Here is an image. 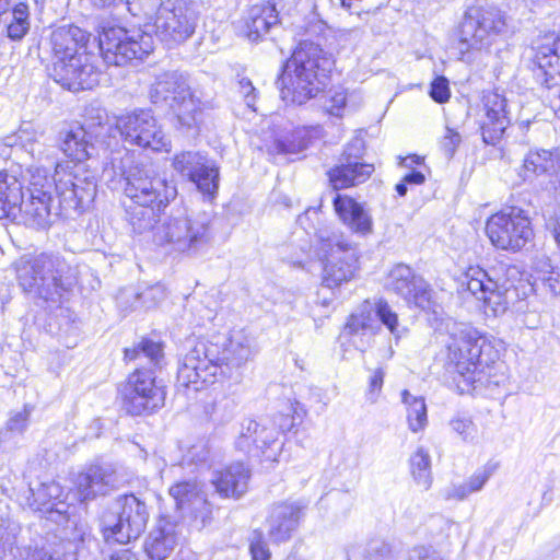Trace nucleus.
Here are the masks:
<instances>
[{
	"instance_id": "obj_41",
	"label": "nucleus",
	"mask_w": 560,
	"mask_h": 560,
	"mask_svg": "<svg viewBox=\"0 0 560 560\" xmlns=\"http://www.w3.org/2000/svg\"><path fill=\"white\" fill-rule=\"evenodd\" d=\"M322 106L324 110L335 117H342L347 108V91L343 88L330 89L324 96Z\"/></svg>"
},
{
	"instance_id": "obj_19",
	"label": "nucleus",
	"mask_w": 560,
	"mask_h": 560,
	"mask_svg": "<svg viewBox=\"0 0 560 560\" xmlns=\"http://www.w3.org/2000/svg\"><path fill=\"white\" fill-rule=\"evenodd\" d=\"M388 283L409 305L438 315L440 305L436 302L435 292L429 282L417 275L409 266L405 264L394 266L387 273Z\"/></svg>"
},
{
	"instance_id": "obj_7",
	"label": "nucleus",
	"mask_w": 560,
	"mask_h": 560,
	"mask_svg": "<svg viewBox=\"0 0 560 560\" xmlns=\"http://www.w3.org/2000/svg\"><path fill=\"white\" fill-rule=\"evenodd\" d=\"M19 287L33 300L58 305L78 280L77 268L58 253L24 255L15 262Z\"/></svg>"
},
{
	"instance_id": "obj_52",
	"label": "nucleus",
	"mask_w": 560,
	"mask_h": 560,
	"mask_svg": "<svg viewBox=\"0 0 560 560\" xmlns=\"http://www.w3.org/2000/svg\"><path fill=\"white\" fill-rule=\"evenodd\" d=\"M386 325L387 330L395 338V345L398 347L400 340L408 335V329L405 327L399 328L397 314L392 312L388 306L386 315Z\"/></svg>"
},
{
	"instance_id": "obj_32",
	"label": "nucleus",
	"mask_w": 560,
	"mask_h": 560,
	"mask_svg": "<svg viewBox=\"0 0 560 560\" xmlns=\"http://www.w3.org/2000/svg\"><path fill=\"white\" fill-rule=\"evenodd\" d=\"M374 172L373 164H350L339 162L328 171L331 187L335 190L345 189L364 183Z\"/></svg>"
},
{
	"instance_id": "obj_20",
	"label": "nucleus",
	"mask_w": 560,
	"mask_h": 560,
	"mask_svg": "<svg viewBox=\"0 0 560 560\" xmlns=\"http://www.w3.org/2000/svg\"><path fill=\"white\" fill-rule=\"evenodd\" d=\"M236 448L254 456H264L276 460L281 443L275 428L267 427L254 419H245L235 441Z\"/></svg>"
},
{
	"instance_id": "obj_35",
	"label": "nucleus",
	"mask_w": 560,
	"mask_h": 560,
	"mask_svg": "<svg viewBox=\"0 0 560 560\" xmlns=\"http://www.w3.org/2000/svg\"><path fill=\"white\" fill-rule=\"evenodd\" d=\"M21 527L18 523L0 515V560H18L21 549L18 536Z\"/></svg>"
},
{
	"instance_id": "obj_63",
	"label": "nucleus",
	"mask_w": 560,
	"mask_h": 560,
	"mask_svg": "<svg viewBox=\"0 0 560 560\" xmlns=\"http://www.w3.org/2000/svg\"><path fill=\"white\" fill-rule=\"evenodd\" d=\"M541 501H542V504H546V505L550 504L553 501V493H552L551 487H548V489L544 491Z\"/></svg>"
},
{
	"instance_id": "obj_62",
	"label": "nucleus",
	"mask_w": 560,
	"mask_h": 560,
	"mask_svg": "<svg viewBox=\"0 0 560 560\" xmlns=\"http://www.w3.org/2000/svg\"><path fill=\"white\" fill-rule=\"evenodd\" d=\"M408 184L405 183L404 179H401L398 184L395 186V190L399 197H404L408 191Z\"/></svg>"
},
{
	"instance_id": "obj_33",
	"label": "nucleus",
	"mask_w": 560,
	"mask_h": 560,
	"mask_svg": "<svg viewBox=\"0 0 560 560\" xmlns=\"http://www.w3.org/2000/svg\"><path fill=\"white\" fill-rule=\"evenodd\" d=\"M22 201V184L13 175L0 171V220L18 218V205Z\"/></svg>"
},
{
	"instance_id": "obj_6",
	"label": "nucleus",
	"mask_w": 560,
	"mask_h": 560,
	"mask_svg": "<svg viewBox=\"0 0 560 560\" xmlns=\"http://www.w3.org/2000/svg\"><path fill=\"white\" fill-rule=\"evenodd\" d=\"M467 290L482 301L485 313L494 317L525 300L534 291L527 273L517 265L497 261L489 269L470 266L465 272Z\"/></svg>"
},
{
	"instance_id": "obj_55",
	"label": "nucleus",
	"mask_w": 560,
	"mask_h": 560,
	"mask_svg": "<svg viewBox=\"0 0 560 560\" xmlns=\"http://www.w3.org/2000/svg\"><path fill=\"white\" fill-rule=\"evenodd\" d=\"M492 475L491 468H485L482 470H477L467 481V485L470 489V491L478 492L480 491L483 486L489 480L490 476Z\"/></svg>"
},
{
	"instance_id": "obj_42",
	"label": "nucleus",
	"mask_w": 560,
	"mask_h": 560,
	"mask_svg": "<svg viewBox=\"0 0 560 560\" xmlns=\"http://www.w3.org/2000/svg\"><path fill=\"white\" fill-rule=\"evenodd\" d=\"M199 493V486L196 480H185L175 483L170 489V494L176 501L178 508L190 502Z\"/></svg>"
},
{
	"instance_id": "obj_2",
	"label": "nucleus",
	"mask_w": 560,
	"mask_h": 560,
	"mask_svg": "<svg viewBox=\"0 0 560 560\" xmlns=\"http://www.w3.org/2000/svg\"><path fill=\"white\" fill-rule=\"evenodd\" d=\"M161 211L158 207L129 205L127 214L133 232L143 234L151 231L156 245L188 256L197 255L211 243V213L178 208L156 224Z\"/></svg>"
},
{
	"instance_id": "obj_50",
	"label": "nucleus",
	"mask_w": 560,
	"mask_h": 560,
	"mask_svg": "<svg viewBox=\"0 0 560 560\" xmlns=\"http://www.w3.org/2000/svg\"><path fill=\"white\" fill-rule=\"evenodd\" d=\"M384 382V373L381 368L376 369L369 380V387L366 392V399L375 402L380 397Z\"/></svg>"
},
{
	"instance_id": "obj_60",
	"label": "nucleus",
	"mask_w": 560,
	"mask_h": 560,
	"mask_svg": "<svg viewBox=\"0 0 560 560\" xmlns=\"http://www.w3.org/2000/svg\"><path fill=\"white\" fill-rule=\"evenodd\" d=\"M472 492L470 491L467 482L454 486L452 492L448 493V498H455L457 500H464Z\"/></svg>"
},
{
	"instance_id": "obj_5",
	"label": "nucleus",
	"mask_w": 560,
	"mask_h": 560,
	"mask_svg": "<svg viewBox=\"0 0 560 560\" xmlns=\"http://www.w3.org/2000/svg\"><path fill=\"white\" fill-rule=\"evenodd\" d=\"M252 355L249 340L236 336L230 340L220 357L218 345L208 341H197L196 345L179 361L177 386L192 387L198 392L205 386L214 384L220 376L238 380L233 370L241 368Z\"/></svg>"
},
{
	"instance_id": "obj_16",
	"label": "nucleus",
	"mask_w": 560,
	"mask_h": 560,
	"mask_svg": "<svg viewBox=\"0 0 560 560\" xmlns=\"http://www.w3.org/2000/svg\"><path fill=\"white\" fill-rule=\"evenodd\" d=\"M122 408L131 416L152 413L165 404L166 387L153 369L138 368L120 389Z\"/></svg>"
},
{
	"instance_id": "obj_38",
	"label": "nucleus",
	"mask_w": 560,
	"mask_h": 560,
	"mask_svg": "<svg viewBox=\"0 0 560 560\" xmlns=\"http://www.w3.org/2000/svg\"><path fill=\"white\" fill-rule=\"evenodd\" d=\"M410 472L416 483L428 490L432 483L431 456L423 448H418L409 459Z\"/></svg>"
},
{
	"instance_id": "obj_24",
	"label": "nucleus",
	"mask_w": 560,
	"mask_h": 560,
	"mask_svg": "<svg viewBox=\"0 0 560 560\" xmlns=\"http://www.w3.org/2000/svg\"><path fill=\"white\" fill-rule=\"evenodd\" d=\"M552 174L557 177L555 198L560 202V152L553 153L544 149L529 151L517 171L521 182H530L534 177Z\"/></svg>"
},
{
	"instance_id": "obj_22",
	"label": "nucleus",
	"mask_w": 560,
	"mask_h": 560,
	"mask_svg": "<svg viewBox=\"0 0 560 560\" xmlns=\"http://www.w3.org/2000/svg\"><path fill=\"white\" fill-rule=\"evenodd\" d=\"M173 167L182 176L195 183L206 195H213L219 187V168L206 155L195 151H183L173 159Z\"/></svg>"
},
{
	"instance_id": "obj_29",
	"label": "nucleus",
	"mask_w": 560,
	"mask_h": 560,
	"mask_svg": "<svg viewBox=\"0 0 560 560\" xmlns=\"http://www.w3.org/2000/svg\"><path fill=\"white\" fill-rule=\"evenodd\" d=\"M177 525L166 517H161L150 532L144 542V551L151 560H165L177 545Z\"/></svg>"
},
{
	"instance_id": "obj_48",
	"label": "nucleus",
	"mask_w": 560,
	"mask_h": 560,
	"mask_svg": "<svg viewBox=\"0 0 560 560\" xmlns=\"http://www.w3.org/2000/svg\"><path fill=\"white\" fill-rule=\"evenodd\" d=\"M462 142V136L453 128L446 127L440 147L447 159H452Z\"/></svg>"
},
{
	"instance_id": "obj_53",
	"label": "nucleus",
	"mask_w": 560,
	"mask_h": 560,
	"mask_svg": "<svg viewBox=\"0 0 560 560\" xmlns=\"http://www.w3.org/2000/svg\"><path fill=\"white\" fill-rule=\"evenodd\" d=\"M30 413L31 410L27 408V406L24 407L23 411L14 413L8 420V430L15 433H22L27 427Z\"/></svg>"
},
{
	"instance_id": "obj_21",
	"label": "nucleus",
	"mask_w": 560,
	"mask_h": 560,
	"mask_svg": "<svg viewBox=\"0 0 560 560\" xmlns=\"http://www.w3.org/2000/svg\"><path fill=\"white\" fill-rule=\"evenodd\" d=\"M482 110L479 127L482 141L488 145L497 147L511 125L509 101L497 91H489L482 96Z\"/></svg>"
},
{
	"instance_id": "obj_3",
	"label": "nucleus",
	"mask_w": 560,
	"mask_h": 560,
	"mask_svg": "<svg viewBox=\"0 0 560 560\" xmlns=\"http://www.w3.org/2000/svg\"><path fill=\"white\" fill-rule=\"evenodd\" d=\"M90 38L91 34L77 25H61L50 34L49 77L66 90H91L100 82L98 57L88 50Z\"/></svg>"
},
{
	"instance_id": "obj_46",
	"label": "nucleus",
	"mask_w": 560,
	"mask_h": 560,
	"mask_svg": "<svg viewBox=\"0 0 560 560\" xmlns=\"http://www.w3.org/2000/svg\"><path fill=\"white\" fill-rule=\"evenodd\" d=\"M430 97L438 104L446 103L451 97L450 82L446 77L438 75L430 84Z\"/></svg>"
},
{
	"instance_id": "obj_59",
	"label": "nucleus",
	"mask_w": 560,
	"mask_h": 560,
	"mask_svg": "<svg viewBox=\"0 0 560 560\" xmlns=\"http://www.w3.org/2000/svg\"><path fill=\"white\" fill-rule=\"evenodd\" d=\"M399 165L406 168L416 170L415 166L423 163V158L417 154H409L405 158L399 156Z\"/></svg>"
},
{
	"instance_id": "obj_39",
	"label": "nucleus",
	"mask_w": 560,
	"mask_h": 560,
	"mask_svg": "<svg viewBox=\"0 0 560 560\" xmlns=\"http://www.w3.org/2000/svg\"><path fill=\"white\" fill-rule=\"evenodd\" d=\"M310 142V130L305 128H298L284 140H277L275 145L278 153L296 154L306 150Z\"/></svg>"
},
{
	"instance_id": "obj_14",
	"label": "nucleus",
	"mask_w": 560,
	"mask_h": 560,
	"mask_svg": "<svg viewBox=\"0 0 560 560\" xmlns=\"http://www.w3.org/2000/svg\"><path fill=\"white\" fill-rule=\"evenodd\" d=\"M486 234L500 250L518 253L534 240L532 219L527 210L509 207L487 219Z\"/></svg>"
},
{
	"instance_id": "obj_54",
	"label": "nucleus",
	"mask_w": 560,
	"mask_h": 560,
	"mask_svg": "<svg viewBox=\"0 0 560 560\" xmlns=\"http://www.w3.org/2000/svg\"><path fill=\"white\" fill-rule=\"evenodd\" d=\"M238 92L244 97L246 105L254 108L256 102V89L253 86L252 81L247 78H240Z\"/></svg>"
},
{
	"instance_id": "obj_26",
	"label": "nucleus",
	"mask_w": 560,
	"mask_h": 560,
	"mask_svg": "<svg viewBox=\"0 0 560 560\" xmlns=\"http://www.w3.org/2000/svg\"><path fill=\"white\" fill-rule=\"evenodd\" d=\"M279 23L276 5L266 2L252 5L245 13L240 31L250 42L260 40L271 27Z\"/></svg>"
},
{
	"instance_id": "obj_40",
	"label": "nucleus",
	"mask_w": 560,
	"mask_h": 560,
	"mask_svg": "<svg viewBox=\"0 0 560 560\" xmlns=\"http://www.w3.org/2000/svg\"><path fill=\"white\" fill-rule=\"evenodd\" d=\"M30 30L28 8L19 3L12 11V21L8 25V36L13 40L22 39Z\"/></svg>"
},
{
	"instance_id": "obj_34",
	"label": "nucleus",
	"mask_w": 560,
	"mask_h": 560,
	"mask_svg": "<svg viewBox=\"0 0 560 560\" xmlns=\"http://www.w3.org/2000/svg\"><path fill=\"white\" fill-rule=\"evenodd\" d=\"M334 207L339 218L355 232L365 233L370 230V218L353 199L337 195L334 199Z\"/></svg>"
},
{
	"instance_id": "obj_13",
	"label": "nucleus",
	"mask_w": 560,
	"mask_h": 560,
	"mask_svg": "<svg viewBox=\"0 0 560 560\" xmlns=\"http://www.w3.org/2000/svg\"><path fill=\"white\" fill-rule=\"evenodd\" d=\"M149 521L147 504L135 494H124L103 512L101 532L106 541L128 544L137 539Z\"/></svg>"
},
{
	"instance_id": "obj_12",
	"label": "nucleus",
	"mask_w": 560,
	"mask_h": 560,
	"mask_svg": "<svg viewBox=\"0 0 560 560\" xmlns=\"http://www.w3.org/2000/svg\"><path fill=\"white\" fill-rule=\"evenodd\" d=\"M317 255L323 262V285L334 289L350 281L355 273L358 254L351 242L342 233L329 229L316 232Z\"/></svg>"
},
{
	"instance_id": "obj_58",
	"label": "nucleus",
	"mask_w": 560,
	"mask_h": 560,
	"mask_svg": "<svg viewBox=\"0 0 560 560\" xmlns=\"http://www.w3.org/2000/svg\"><path fill=\"white\" fill-rule=\"evenodd\" d=\"M402 179L409 186H418L425 182V175L419 170H411L402 177Z\"/></svg>"
},
{
	"instance_id": "obj_61",
	"label": "nucleus",
	"mask_w": 560,
	"mask_h": 560,
	"mask_svg": "<svg viewBox=\"0 0 560 560\" xmlns=\"http://www.w3.org/2000/svg\"><path fill=\"white\" fill-rule=\"evenodd\" d=\"M109 560H139L137 556L128 548L121 549L113 553Z\"/></svg>"
},
{
	"instance_id": "obj_64",
	"label": "nucleus",
	"mask_w": 560,
	"mask_h": 560,
	"mask_svg": "<svg viewBox=\"0 0 560 560\" xmlns=\"http://www.w3.org/2000/svg\"><path fill=\"white\" fill-rule=\"evenodd\" d=\"M10 8V0H0V16L7 13Z\"/></svg>"
},
{
	"instance_id": "obj_45",
	"label": "nucleus",
	"mask_w": 560,
	"mask_h": 560,
	"mask_svg": "<svg viewBox=\"0 0 560 560\" xmlns=\"http://www.w3.org/2000/svg\"><path fill=\"white\" fill-rule=\"evenodd\" d=\"M365 144L363 138L360 136H355L345 147V150L339 159V162H350V164H365L364 162H362Z\"/></svg>"
},
{
	"instance_id": "obj_36",
	"label": "nucleus",
	"mask_w": 560,
	"mask_h": 560,
	"mask_svg": "<svg viewBox=\"0 0 560 560\" xmlns=\"http://www.w3.org/2000/svg\"><path fill=\"white\" fill-rule=\"evenodd\" d=\"M401 401L406 406L409 429L417 433L428 424L425 400L421 396H413L407 389L401 393Z\"/></svg>"
},
{
	"instance_id": "obj_10",
	"label": "nucleus",
	"mask_w": 560,
	"mask_h": 560,
	"mask_svg": "<svg viewBox=\"0 0 560 560\" xmlns=\"http://www.w3.org/2000/svg\"><path fill=\"white\" fill-rule=\"evenodd\" d=\"M132 154L125 147L110 151L105 171L125 179L124 192L131 205L158 207L164 210L177 196L175 185L144 167L132 165Z\"/></svg>"
},
{
	"instance_id": "obj_1",
	"label": "nucleus",
	"mask_w": 560,
	"mask_h": 560,
	"mask_svg": "<svg viewBox=\"0 0 560 560\" xmlns=\"http://www.w3.org/2000/svg\"><path fill=\"white\" fill-rule=\"evenodd\" d=\"M27 129L20 130V138L30 142V154L46 165L35 167L31 172L28 197L18 205V214L26 226L44 230L49 228L60 215L66 218L72 213L88 210L97 191L96 172L78 165L72 172H59L57 151L37 139L28 138Z\"/></svg>"
},
{
	"instance_id": "obj_57",
	"label": "nucleus",
	"mask_w": 560,
	"mask_h": 560,
	"mask_svg": "<svg viewBox=\"0 0 560 560\" xmlns=\"http://www.w3.org/2000/svg\"><path fill=\"white\" fill-rule=\"evenodd\" d=\"M408 560H439L430 547L419 546L411 550Z\"/></svg>"
},
{
	"instance_id": "obj_9",
	"label": "nucleus",
	"mask_w": 560,
	"mask_h": 560,
	"mask_svg": "<svg viewBox=\"0 0 560 560\" xmlns=\"http://www.w3.org/2000/svg\"><path fill=\"white\" fill-rule=\"evenodd\" d=\"M330 66V59L319 45L307 40L300 43L277 80L281 98L302 105L316 97L325 86L323 79Z\"/></svg>"
},
{
	"instance_id": "obj_23",
	"label": "nucleus",
	"mask_w": 560,
	"mask_h": 560,
	"mask_svg": "<svg viewBox=\"0 0 560 560\" xmlns=\"http://www.w3.org/2000/svg\"><path fill=\"white\" fill-rule=\"evenodd\" d=\"M74 483L81 500L86 501L116 490L120 478L110 464H94L80 472Z\"/></svg>"
},
{
	"instance_id": "obj_47",
	"label": "nucleus",
	"mask_w": 560,
	"mask_h": 560,
	"mask_svg": "<svg viewBox=\"0 0 560 560\" xmlns=\"http://www.w3.org/2000/svg\"><path fill=\"white\" fill-rule=\"evenodd\" d=\"M249 552L252 556V560H269L271 557L270 550L267 546V542L264 539L262 533L260 530H254L250 544H249Z\"/></svg>"
},
{
	"instance_id": "obj_31",
	"label": "nucleus",
	"mask_w": 560,
	"mask_h": 560,
	"mask_svg": "<svg viewBox=\"0 0 560 560\" xmlns=\"http://www.w3.org/2000/svg\"><path fill=\"white\" fill-rule=\"evenodd\" d=\"M89 138L90 135L82 126H75L68 130L61 139L60 150L65 155L78 162L70 172L78 165L91 170L90 166L83 163L95 153V147Z\"/></svg>"
},
{
	"instance_id": "obj_4",
	"label": "nucleus",
	"mask_w": 560,
	"mask_h": 560,
	"mask_svg": "<svg viewBox=\"0 0 560 560\" xmlns=\"http://www.w3.org/2000/svg\"><path fill=\"white\" fill-rule=\"evenodd\" d=\"M447 358L454 364L456 372L475 390L486 389L494 394L503 386L506 377L503 374L492 373L499 366V350L493 338L480 332L471 326H464L450 336L447 343Z\"/></svg>"
},
{
	"instance_id": "obj_25",
	"label": "nucleus",
	"mask_w": 560,
	"mask_h": 560,
	"mask_svg": "<svg viewBox=\"0 0 560 560\" xmlns=\"http://www.w3.org/2000/svg\"><path fill=\"white\" fill-rule=\"evenodd\" d=\"M383 324H385V304L382 301L366 300L349 316L342 335H375L381 331Z\"/></svg>"
},
{
	"instance_id": "obj_11",
	"label": "nucleus",
	"mask_w": 560,
	"mask_h": 560,
	"mask_svg": "<svg viewBox=\"0 0 560 560\" xmlns=\"http://www.w3.org/2000/svg\"><path fill=\"white\" fill-rule=\"evenodd\" d=\"M150 100L154 105L167 106L175 116V127L197 133L202 121V103L191 90L189 78L179 71L164 72L151 85Z\"/></svg>"
},
{
	"instance_id": "obj_56",
	"label": "nucleus",
	"mask_w": 560,
	"mask_h": 560,
	"mask_svg": "<svg viewBox=\"0 0 560 560\" xmlns=\"http://www.w3.org/2000/svg\"><path fill=\"white\" fill-rule=\"evenodd\" d=\"M209 457V450L205 444L192 445L186 455V459L195 465L205 464Z\"/></svg>"
},
{
	"instance_id": "obj_27",
	"label": "nucleus",
	"mask_w": 560,
	"mask_h": 560,
	"mask_svg": "<svg viewBox=\"0 0 560 560\" xmlns=\"http://www.w3.org/2000/svg\"><path fill=\"white\" fill-rule=\"evenodd\" d=\"M301 509L296 504L275 505L267 518V534L275 544L287 541L299 526Z\"/></svg>"
},
{
	"instance_id": "obj_51",
	"label": "nucleus",
	"mask_w": 560,
	"mask_h": 560,
	"mask_svg": "<svg viewBox=\"0 0 560 560\" xmlns=\"http://www.w3.org/2000/svg\"><path fill=\"white\" fill-rule=\"evenodd\" d=\"M27 560H68L60 552L51 550L46 546H35L33 549L30 548L27 552Z\"/></svg>"
},
{
	"instance_id": "obj_28",
	"label": "nucleus",
	"mask_w": 560,
	"mask_h": 560,
	"mask_svg": "<svg viewBox=\"0 0 560 560\" xmlns=\"http://www.w3.org/2000/svg\"><path fill=\"white\" fill-rule=\"evenodd\" d=\"M250 469L241 462L233 463L215 471L212 483L223 498L240 499L248 490Z\"/></svg>"
},
{
	"instance_id": "obj_43",
	"label": "nucleus",
	"mask_w": 560,
	"mask_h": 560,
	"mask_svg": "<svg viewBox=\"0 0 560 560\" xmlns=\"http://www.w3.org/2000/svg\"><path fill=\"white\" fill-rule=\"evenodd\" d=\"M539 264L548 269L538 271L536 281H540L552 294H560V268L552 267L548 258L540 260Z\"/></svg>"
},
{
	"instance_id": "obj_44",
	"label": "nucleus",
	"mask_w": 560,
	"mask_h": 560,
	"mask_svg": "<svg viewBox=\"0 0 560 560\" xmlns=\"http://www.w3.org/2000/svg\"><path fill=\"white\" fill-rule=\"evenodd\" d=\"M450 425L466 442H471L476 438L477 427L471 418L465 413L456 415L451 420Z\"/></svg>"
},
{
	"instance_id": "obj_37",
	"label": "nucleus",
	"mask_w": 560,
	"mask_h": 560,
	"mask_svg": "<svg viewBox=\"0 0 560 560\" xmlns=\"http://www.w3.org/2000/svg\"><path fill=\"white\" fill-rule=\"evenodd\" d=\"M125 358L128 360L148 359L154 369H162L165 363L163 345L145 338L132 349H126Z\"/></svg>"
},
{
	"instance_id": "obj_18",
	"label": "nucleus",
	"mask_w": 560,
	"mask_h": 560,
	"mask_svg": "<svg viewBox=\"0 0 560 560\" xmlns=\"http://www.w3.org/2000/svg\"><path fill=\"white\" fill-rule=\"evenodd\" d=\"M98 49L106 63L126 66L149 56L153 51V42L148 33L128 36L122 28L112 27L101 34Z\"/></svg>"
},
{
	"instance_id": "obj_17",
	"label": "nucleus",
	"mask_w": 560,
	"mask_h": 560,
	"mask_svg": "<svg viewBox=\"0 0 560 560\" xmlns=\"http://www.w3.org/2000/svg\"><path fill=\"white\" fill-rule=\"evenodd\" d=\"M116 129L125 142L152 151H170L171 140L150 109L138 108L117 117Z\"/></svg>"
},
{
	"instance_id": "obj_30",
	"label": "nucleus",
	"mask_w": 560,
	"mask_h": 560,
	"mask_svg": "<svg viewBox=\"0 0 560 560\" xmlns=\"http://www.w3.org/2000/svg\"><path fill=\"white\" fill-rule=\"evenodd\" d=\"M32 501L30 506L48 515V518L60 522L66 518L67 505L60 500L62 488L57 482H44L36 489L31 488ZM31 500V498L28 499Z\"/></svg>"
},
{
	"instance_id": "obj_8",
	"label": "nucleus",
	"mask_w": 560,
	"mask_h": 560,
	"mask_svg": "<svg viewBox=\"0 0 560 560\" xmlns=\"http://www.w3.org/2000/svg\"><path fill=\"white\" fill-rule=\"evenodd\" d=\"M514 32L512 20L498 7L474 5L466 9L455 32L453 48L465 63L478 61L492 45Z\"/></svg>"
},
{
	"instance_id": "obj_15",
	"label": "nucleus",
	"mask_w": 560,
	"mask_h": 560,
	"mask_svg": "<svg viewBox=\"0 0 560 560\" xmlns=\"http://www.w3.org/2000/svg\"><path fill=\"white\" fill-rule=\"evenodd\" d=\"M199 21L194 0H165L160 3L154 21L155 36L168 48L189 39Z\"/></svg>"
},
{
	"instance_id": "obj_49",
	"label": "nucleus",
	"mask_w": 560,
	"mask_h": 560,
	"mask_svg": "<svg viewBox=\"0 0 560 560\" xmlns=\"http://www.w3.org/2000/svg\"><path fill=\"white\" fill-rule=\"evenodd\" d=\"M136 298L141 300L147 307H151L165 298V292L162 285L155 284L138 293Z\"/></svg>"
}]
</instances>
